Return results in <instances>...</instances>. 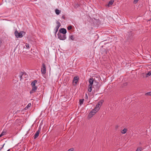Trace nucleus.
<instances>
[{"mask_svg": "<svg viewBox=\"0 0 151 151\" xmlns=\"http://www.w3.org/2000/svg\"><path fill=\"white\" fill-rule=\"evenodd\" d=\"M37 82V80H34L33 82H32L31 83V85L32 87V89L30 92V94L35 92L37 90V87L35 86V84Z\"/></svg>", "mask_w": 151, "mask_h": 151, "instance_id": "f257e3e1", "label": "nucleus"}, {"mask_svg": "<svg viewBox=\"0 0 151 151\" xmlns=\"http://www.w3.org/2000/svg\"><path fill=\"white\" fill-rule=\"evenodd\" d=\"M145 95H149V96H151V92H147L145 93Z\"/></svg>", "mask_w": 151, "mask_h": 151, "instance_id": "4be33fe9", "label": "nucleus"}, {"mask_svg": "<svg viewBox=\"0 0 151 151\" xmlns=\"http://www.w3.org/2000/svg\"><path fill=\"white\" fill-rule=\"evenodd\" d=\"M127 129H124L122 130V131L121 132L122 134H124L127 132Z\"/></svg>", "mask_w": 151, "mask_h": 151, "instance_id": "a211bd4d", "label": "nucleus"}, {"mask_svg": "<svg viewBox=\"0 0 151 151\" xmlns=\"http://www.w3.org/2000/svg\"><path fill=\"white\" fill-rule=\"evenodd\" d=\"M41 72L43 74H45L46 73V66L44 63L42 64V68H41Z\"/></svg>", "mask_w": 151, "mask_h": 151, "instance_id": "6e6552de", "label": "nucleus"}, {"mask_svg": "<svg viewBox=\"0 0 151 151\" xmlns=\"http://www.w3.org/2000/svg\"><path fill=\"white\" fill-rule=\"evenodd\" d=\"M31 103H29V104L28 105H27V106L25 107L26 108H28L30 107L31 106Z\"/></svg>", "mask_w": 151, "mask_h": 151, "instance_id": "b1692460", "label": "nucleus"}, {"mask_svg": "<svg viewBox=\"0 0 151 151\" xmlns=\"http://www.w3.org/2000/svg\"><path fill=\"white\" fill-rule=\"evenodd\" d=\"M151 75V71L148 72V73L146 74V77H147Z\"/></svg>", "mask_w": 151, "mask_h": 151, "instance_id": "6ab92c4d", "label": "nucleus"}, {"mask_svg": "<svg viewBox=\"0 0 151 151\" xmlns=\"http://www.w3.org/2000/svg\"><path fill=\"white\" fill-rule=\"evenodd\" d=\"M57 35L58 38L61 40H64L66 38L65 35L62 34L58 32Z\"/></svg>", "mask_w": 151, "mask_h": 151, "instance_id": "7ed1b4c3", "label": "nucleus"}, {"mask_svg": "<svg viewBox=\"0 0 151 151\" xmlns=\"http://www.w3.org/2000/svg\"><path fill=\"white\" fill-rule=\"evenodd\" d=\"M41 128L40 127L38 129L37 131V132L35 133L34 136V139H36L37 138L38 136H39V133L40 132Z\"/></svg>", "mask_w": 151, "mask_h": 151, "instance_id": "0eeeda50", "label": "nucleus"}, {"mask_svg": "<svg viewBox=\"0 0 151 151\" xmlns=\"http://www.w3.org/2000/svg\"><path fill=\"white\" fill-rule=\"evenodd\" d=\"M22 32L23 31H21L19 33L17 30H16L14 34L16 37L17 38L22 37L23 36Z\"/></svg>", "mask_w": 151, "mask_h": 151, "instance_id": "20e7f679", "label": "nucleus"}, {"mask_svg": "<svg viewBox=\"0 0 151 151\" xmlns=\"http://www.w3.org/2000/svg\"><path fill=\"white\" fill-rule=\"evenodd\" d=\"M62 18H63V19H65V16L64 15H63V16H62Z\"/></svg>", "mask_w": 151, "mask_h": 151, "instance_id": "2f4dec72", "label": "nucleus"}, {"mask_svg": "<svg viewBox=\"0 0 151 151\" xmlns=\"http://www.w3.org/2000/svg\"><path fill=\"white\" fill-rule=\"evenodd\" d=\"M72 26L71 25H70V26H68V27L67 28L68 30H69L71 29H72Z\"/></svg>", "mask_w": 151, "mask_h": 151, "instance_id": "393cba45", "label": "nucleus"}, {"mask_svg": "<svg viewBox=\"0 0 151 151\" xmlns=\"http://www.w3.org/2000/svg\"><path fill=\"white\" fill-rule=\"evenodd\" d=\"M56 24H57V26L55 27V29L54 30H55V33L56 34L57 32L58 31V29L59 28V27L60 26L61 24L58 21H57L56 22Z\"/></svg>", "mask_w": 151, "mask_h": 151, "instance_id": "423d86ee", "label": "nucleus"}, {"mask_svg": "<svg viewBox=\"0 0 151 151\" xmlns=\"http://www.w3.org/2000/svg\"><path fill=\"white\" fill-rule=\"evenodd\" d=\"M94 81L93 78H89L88 80V82L89 83V85L93 86V83H94Z\"/></svg>", "mask_w": 151, "mask_h": 151, "instance_id": "9b49d317", "label": "nucleus"}, {"mask_svg": "<svg viewBox=\"0 0 151 151\" xmlns=\"http://www.w3.org/2000/svg\"><path fill=\"white\" fill-rule=\"evenodd\" d=\"M138 1L139 0H134V4H136L137 3Z\"/></svg>", "mask_w": 151, "mask_h": 151, "instance_id": "bb28decb", "label": "nucleus"}, {"mask_svg": "<svg viewBox=\"0 0 151 151\" xmlns=\"http://www.w3.org/2000/svg\"><path fill=\"white\" fill-rule=\"evenodd\" d=\"M142 150V149L141 147H138L136 151H141Z\"/></svg>", "mask_w": 151, "mask_h": 151, "instance_id": "5701e85b", "label": "nucleus"}, {"mask_svg": "<svg viewBox=\"0 0 151 151\" xmlns=\"http://www.w3.org/2000/svg\"><path fill=\"white\" fill-rule=\"evenodd\" d=\"M60 33H61L65 35L66 33V30L65 28H61L59 30Z\"/></svg>", "mask_w": 151, "mask_h": 151, "instance_id": "9d476101", "label": "nucleus"}, {"mask_svg": "<svg viewBox=\"0 0 151 151\" xmlns=\"http://www.w3.org/2000/svg\"><path fill=\"white\" fill-rule=\"evenodd\" d=\"M78 79L79 78L77 76H75L74 77L73 82L75 83V84H74V86H76L77 84L78 81Z\"/></svg>", "mask_w": 151, "mask_h": 151, "instance_id": "1a4fd4ad", "label": "nucleus"}, {"mask_svg": "<svg viewBox=\"0 0 151 151\" xmlns=\"http://www.w3.org/2000/svg\"><path fill=\"white\" fill-rule=\"evenodd\" d=\"M84 101V99H80L79 100L80 105H81L83 104Z\"/></svg>", "mask_w": 151, "mask_h": 151, "instance_id": "f3484780", "label": "nucleus"}, {"mask_svg": "<svg viewBox=\"0 0 151 151\" xmlns=\"http://www.w3.org/2000/svg\"><path fill=\"white\" fill-rule=\"evenodd\" d=\"M92 88V86L88 85V91L89 92H91Z\"/></svg>", "mask_w": 151, "mask_h": 151, "instance_id": "4468645a", "label": "nucleus"}, {"mask_svg": "<svg viewBox=\"0 0 151 151\" xmlns=\"http://www.w3.org/2000/svg\"><path fill=\"white\" fill-rule=\"evenodd\" d=\"M74 149L73 148H71L68 150V151H73Z\"/></svg>", "mask_w": 151, "mask_h": 151, "instance_id": "cd10ccee", "label": "nucleus"}, {"mask_svg": "<svg viewBox=\"0 0 151 151\" xmlns=\"http://www.w3.org/2000/svg\"><path fill=\"white\" fill-rule=\"evenodd\" d=\"M2 136H3V135L1 134L0 135V137H1Z\"/></svg>", "mask_w": 151, "mask_h": 151, "instance_id": "473e14b6", "label": "nucleus"}, {"mask_svg": "<svg viewBox=\"0 0 151 151\" xmlns=\"http://www.w3.org/2000/svg\"><path fill=\"white\" fill-rule=\"evenodd\" d=\"M102 103L103 101H101L96 105L95 108L96 109L97 111H98L99 110L100 106L102 105Z\"/></svg>", "mask_w": 151, "mask_h": 151, "instance_id": "39448f33", "label": "nucleus"}, {"mask_svg": "<svg viewBox=\"0 0 151 151\" xmlns=\"http://www.w3.org/2000/svg\"><path fill=\"white\" fill-rule=\"evenodd\" d=\"M69 38L72 40H74V36L73 35H70Z\"/></svg>", "mask_w": 151, "mask_h": 151, "instance_id": "aec40b11", "label": "nucleus"}, {"mask_svg": "<svg viewBox=\"0 0 151 151\" xmlns=\"http://www.w3.org/2000/svg\"><path fill=\"white\" fill-rule=\"evenodd\" d=\"M5 145V144H4L1 147H0V150H1L3 148V147Z\"/></svg>", "mask_w": 151, "mask_h": 151, "instance_id": "7c9ffc66", "label": "nucleus"}, {"mask_svg": "<svg viewBox=\"0 0 151 151\" xmlns=\"http://www.w3.org/2000/svg\"><path fill=\"white\" fill-rule=\"evenodd\" d=\"M23 75H26V73L25 72H20L19 74V77L20 78V81H21V80L22 79V77Z\"/></svg>", "mask_w": 151, "mask_h": 151, "instance_id": "f8f14e48", "label": "nucleus"}, {"mask_svg": "<svg viewBox=\"0 0 151 151\" xmlns=\"http://www.w3.org/2000/svg\"><path fill=\"white\" fill-rule=\"evenodd\" d=\"M96 113V111H93L92 110L91 111V112L89 113L88 114V116L90 117H92L93 115H94Z\"/></svg>", "mask_w": 151, "mask_h": 151, "instance_id": "ddd939ff", "label": "nucleus"}, {"mask_svg": "<svg viewBox=\"0 0 151 151\" xmlns=\"http://www.w3.org/2000/svg\"><path fill=\"white\" fill-rule=\"evenodd\" d=\"M2 42L1 40L0 39V47H1L2 45Z\"/></svg>", "mask_w": 151, "mask_h": 151, "instance_id": "c85d7f7f", "label": "nucleus"}, {"mask_svg": "<svg viewBox=\"0 0 151 151\" xmlns=\"http://www.w3.org/2000/svg\"><path fill=\"white\" fill-rule=\"evenodd\" d=\"M10 150V149H9L7 151H9Z\"/></svg>", "mask_w": 151, "mask_h": 151, "instance_id": "72a5a7b5", "label": "nucleus"}, {"mask_svg": "<svg viewBox=\"0 0 151 151\" xmlns=\"http://www.w3.org/2000/svg\"><path fill=\"white\" fill-rule=\"evenodd\" d=\"M101 86V85L99 82H97L96 80L94 81L93 88L95 89V90L96 91H99Z\"/></svg>", "mask_w": 151, "mask_h": 151, "instance_id": "f03ea898", "label": "nucleus"}, {"mask_svg": "<svg viewBox=\"0 0 151 151\" xmlns=\"http://www.w3.org/2000/svg\"><path fill=\"white\" fill-rule=\"evenodd\" d=\"M55 12L56 14H59L60 13V11L57 9H56L55 10Z\"/></svg>", "mask_w": 151, "mask_h": 151, "instance_id": "dca6fc26", "label": "nucleus"}, {"mask_svg": "<svg viewBox=\"0 0 151 151\" xmlns=\"http://www.w3.org/2000/svg\"><path fill=\"white\" fill-rule=\"evenodd\" d=\"M6 130H3L1 134H2L3 135H4L6 134Z\"/></svg>", "mask_w": 151, "mask_h": 151, "instance_id": "412c9836", "label": "nucleus"}, {"mask_svg": "<svg viewBox=\"0 0 151 151\" xmlns=\"http://www.w3.org/2000/svg\"><path fill=\"white\" fill-rule=\"evenodd\" d=\"M25 46H26V48H29V44L27 43H26Z\"/></svg>", "mask_w": 151, "mask_h": 151, "instance_id": "a878e982", "label": "nucleus"}, {"mask_svg": "<svg viewBox=\"0 0 151 151\" xmlns=\"http://www.w3.org/2000/svg\"><path fill=\"white\" fill-rule=\"evenodd\" d=\"M92 111H96V113L98 111H97L96 109L95 108L94 109H93L92 110Z\"/></svg>", "mask_w": 151, "mask_h": 151, "instance_id": "c756f323", "label": "nucleus"}, {"mask_svg": "<svg viewBox=\"0 0 151 151\" xmlns=\"http://www.w3.org/2000/svg\"><path fill=\"white\" fill-rule=\"evenodd\" d=\"M114 2V1L113 0L110 1L109 2V3L108 4V6H109V5H112L113 4Z\"/></svg>", "mask_w": 151, "mask_h": 151, "instance_id": "2eb2a0df", "label": "nucleus"}]
</instances>
